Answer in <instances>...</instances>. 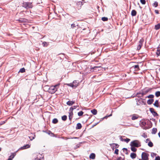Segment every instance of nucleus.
<instances>
[{
  "label": "nucleus",
  "mask_w": 160,
  "mask_h": 160,
  "mask_svg": "<svg viewBox=\"0 0 160 160\" xmlns=\"http://www.w3.org/2000/svg\"><path fill=\"white\" fill-rule=\"evenodd\" d=\"M59 84H57L54 86H51L48 89V92L51 93H54L58 88Z\"/></svg>",
  "instance_id": "obj_1"
},
{
  "label": "nucleus",
  "mask_w": 160,
  "mask_h": 160,
  "mask_svg": "<svg viewBox=\"0 0 160 160\" xmlns=\"http://www.w3.org/2000/svg\"><path fill=\"white\" fill-rule=\"evenodd\" d=\"M130 145L131 146L136 147H138L141 145L140 142L138 140H134L132 142Z\"/></svg>",
  "instance_id": "obj_2"
},
{
  "label": "nucleus",
  "mask_w": 160,
  "mask_h": 160,
  "mask_svg": "<svg viewBox=\"0 0 160 160\" xmlns=\"http://www.w3.org/2000/svg\"><path fill=\"white\" fill-rule=\"evenodd\" d=\"M22 6L26 8H32V3L30 2H24L23 3Z\"/></svg>",
  "instance_id": "obj_3"
},
{
  "label": "nucleus",
  "mask_w": 160,
  "mask_h": 160,
  "mask_svg": "<svg viewBox=\"0 0 160 160\" xmlns=\"http://www.w3.org/2000/svg\"><path fill=\"white\" fill-rule=\"evenodd\" d=\"M78 82L76 81H74L72 83L67 84L68 86L71 87L73 88H76L78 86Z\"/></svg>",
  "instance_id": "obj_4"
},
{
  "label": "nucleus",
  "mask_w": 160,
  "mask_h": 160,
  "mask_svg": "<svg viewBox=\"0 0 160 160\" xmlns=\"http://www.w3.org/2000/svg\"><path fill=\"white\" fill-rule=\"evenodd\" d=\"M149 154L146 152H143L142 154V160H148Z\"/></svg>",
  "instance_id": "obj_5"
},
{
  "label": "nucleus",
  "mask_w": 160,
  "mask_h": 160,
  "mask_svg": "<svg viewBox=\"0 0 160 160\" xmlns=\"http://www.w3.org/2000/svg\"><path fill=\"white\" fill-rule=\"evenodd\" d=\"M136 100L137 105H140L145 104V102L141 98L137 99Z\"/></svg>",
  "instance_id": "obj_6"
},
{
  "label": "nucleus",
  "mask_w": 160,
  "mask_h": 160,
  "mask_svg": "<svg viewBox=\"0 0 160 160\" xmlns=\"http://www.w3.org/2000/svg\"><path fill=\"white\" fill-rule=\"evenodd\" d=\"M73 108H70V112L69 113V118L70 120H71L72 118L73 115L72 112Z\"/></svg>",
  "instance_id": "obj_7"
},
{
  "label": "nucleus",
  "mask_w": 160,
  "mask_h": 160,
  "mask_svg": "<svg viewBox=\"0 0 160 160\" xmlns=\"http://www.w3.org/2000/svg\"><path fill=\"white\" fill-rule=\"evenodd\" d=\"M143 42V40L142 39H141L139 41L138 45L137 47V49L139 50L142 45Z\"/></svg>",
  "instance_id": "obj_8"
},
{
  "label": "nucleus",
  "mask_w": 160,
  "mask_h": 160,
  "mask_svg": "<svg viewBox=\"0 0 160 160\" xmlns=\"http://www.w3.org/2000/svg\"><path fill=\"white\" fill-rule=\"evenodd\" d=\"M43 158V156L42 155L38 153L37 155V157L36 158L35 160H41Z\"/></svg>",
  "instance_id": "obj_9"
},
{
  "label": "nucleus",
  "mask_w": 160,
  "mask_h": 160,
  "mask_svg": "<svg viewBox=\"0 0 160 160\" xmlns=\"http://www.w3.org/2000/svg\"><path fill=\"white\" fill-rule=\"evenodd\" d=\"M30 147V145L26 144L24 146L20 148V149H24L27 148H28Z\"/></svg>",
  "instance_id": "obj_10"
},
{
  "label": "nucleus",
  "mask_w": 160,
  "mask_h": 160,
  "mask_svg": "<svg viewBox=\"0 0 160 160\" xmlns=\"http://www.w3.org/2000/svg\"><path fill=\"white\" fill-rule=\"evenodd\" d=\"M150 111L154 116L158 115V114L154 111V109L153 108H150Z\"/></svg>",
  "instance_id": "obj_11"
},
{
  "label": "nucleus",
  "mask_w": 160,
  "mask_h": 160,
  "mask_svg": "<svg viewBox=\"0 0 160 160\" xmlns=\"http://www.w3.org/2000/svg\"><path fill=\"white\" fill-rule=\"evenodd\" d=\"M132 68L134 69H135L134 70L135 71H137L139 69V66L138 65H135L133 66L132 67Z\"/></svg>",
  "instance_id": "obj_12"
},
{
  "label": "nucleus",
  "mask_w": 160,
  "mask_h": 160,
  "mask_svg": "<svg viewBox=\"0 0 160 160\" xmlns=\"http://www.w3.org/2000/svg\"><path fill=\"white\" fill-rule=\"evenodd\" d=\"M16 155V153H12L11 155L10 156L9 158L8 159L9 160H12V159Z\"/></svg>",
  "instance_id": "obj_13"
},
{
  "label": "nucleus",
  "mask_w": 160,
  "mask_h": 160,
  "mask_svg": "<svg viewBox=\"0 0 160 160\" xmlns=\"http://www.w3.org/2000/svg\"><path fill=\"white\" fill-rule=\"evenodd\" d=\"M75 102L74 101H69L67 102V104L69 106H71Z\"/></svg>",
  "instance_id": "obj_14"
},
{
  "label": "nucleus",
  "mask_w": 160,
  "mask_h": 160,
  "mask_svg": "<svg viewBox=\"0 0 160 160\" xmlns=\"http://www.w3.org/2000/svg\"><path fill=\"white\" fill-rule=\"evenodd\" d=\"M95 158V154L94 153H92L89 156V158L90 159H94Z\"/></svg>",
  "instance_id": "obj_15"
},
{
  "label": "nucleus",
  "mask_w": 160,
  "mask_h": 160,
  "mask_svg": "<svg viewBox=\"0 0 160 160\" xmlns=\"http://www.w3.org/2000/svg\"><path fill=\"white\" fill-rule=\"evenodd\" d=\"M136 154L134 153H131L130 154V157L132 159H134L136 158Z\"/></svg>",
  "instance_id": "obj_16"
},
{
  "label": "nucleus",
  "mask_w": 160,
  "mask_h": 160,
  "mask_svg": "<svg viewBox=\"0 0 160 160\" xmlns=\"http://www.w3.org/2000/svg\"><path fill=\"white\" fill-rule=\"evenodd\" d=\"M154 101V99H150L148 100L147 101V103L149 105L151 104Z\"/></svg>",
  "instance_id": "obj_17"
},
{
  "label": "nucleus",
  "mask_w": 160,
  "mask_h": 160,
  "mask_svg": "<svg viewBox=\"0 0 160 160\" xmlns=\"http://www.w3.org/2000/svg\"><path fill=\"white\" fill-rule=\"evenodd\" d=\"M155 29L156 30H157L160 28V23H159L158 24L156 25L155 26Z\"/></svg>",
  "instance_id": "obj_18"
},
{
  "label": "nucleus",
  "mask_w": 160,
  "mask_h": 160,
  "mask_svg": "<svg viewBox=\"0 0 160 160\" xmlns=\"http://www.w3.org/2000/svg\"><path fill=\"white\" fill-rule=\"evenodd\" d=\"M138 115H133L132 118V120H136L138 118Z\"/></svg>",
  "instance_id": "obj_19"
},
{
  "label": "nucleus",
  "mask_w": 160,
  "mask_h": 160,
  "mask_svg": "<svg viewBox=\"0 0 160 160\" xmlns=\"http://www.w3.org/2000/svg\"><path fill=\"white\" fill-rule=\"evenodd\" d=\"M82 125L80 123H78L77 125V127H76V129H80L82 128Z\"/></svg>",
  "instance_id": "obj_20"
},
{
  "label": "nucleus",
  "mask_w": 160,
  "mask_h": 160,
  "mask_svg": "<svg viewBox=\"0 0 160 160\" xmlns=\"http://www.w3.org/2000/svg\"><path fill=\"white\" fill-rule=\"evenodd\" d=\"M49 45V42H43L42 43V45L43 47H47Z\"/></svg>",
  "instance_id": "obj_21"
},
{
  "label": "nucleus",
  "mask_w": 160,
  "mask_h": 160,
  "mask_svg": "<svg viewBox=\"0 0 160 160\" xmlns=\"http://www.w3.org/2000/svg\"><path fill=\"white\" fill-rule=\"evenodd\" d=\"M154 105L155 106L157 107H159V105H158V100H156L155 101V102H154Z\"/></svg>",
  "instance_id": "obj_22"
},
{
  "label": "nucleus",
  "mask_w": 160,
  "mask_h": 160,
  "mask_svg": "<svg viewBox=\"0 0 160 160\" xmlns=\"http://www.w3.org/2000/svg\"><path fill=\"white\" fill-rule=\"evenodd\" d=\"M137 13L136 11L134 10H133L131 12V15L132 16H135L136 15Z\"/></svg>",
  "instance_id": "obj_23"
},
{
  "label": "nucleus",
  "mask_w": 160,
  "mask_h": 160,
  "mask_svg": "<svg viewBox=\"0 0 160 160\" xmlns=\"http://www.w3.org/2000/svg\"><path fill=\"white\" fill-rule=\"evenodd\" d=\"M91 112L93 114V115H96L97 114V111L95 109H93V110H92L91 111Z\"/></svg>",
  "instance_id": "obj_24"
},
{
  "label": "nucleus",
  "mask_w": 160,
  "mask_h": 160,
  "mask_svg": "<svg viewBox=\"0 0 160 160\" xmlns=\"http://www.w3.org/2000/svg\"><path fill=\"white\" fill-rule=\"evenodd\" d=\"M157 131V129L156 128H154L152 130V133L153 134H155Z\"/></svg>",
  "instance_id": "obj_25"
},
{
  "label": "nucleus",
  "mask_w": 160,
  "mask_h": 160,
  "mask_svg": "<svg viewBox=\"0 0 160 160\" xmlns=\"http://www.w3.org/2000/svg\"><path fill=\"white\" fill-rule=\"evenodd\" d=\"M144 94L143 93H141V92H138L137 93L136 95L138 97L139 96H142L144 95Z\"/></svg>",
  "instance_id": "obj_26"
},
{
  "label": "nucleus",
  "mask_w": 160,
  "mask_h": 160,
  "mask_svg": "<svg viewBox=\"0 0 160 160\" xmlns=\"http://www.w3.org/2000/svg\"><path fill=\"white\" fill-rule=\"evenodd\" d=\"M58 122V120L57 118H54L52 121V122L54 124L57 123Z\"/></svg>",
  "instance_id": "obj_27"
},
{
  "label": "nucleus",
  "mask_w": 160,
  "mask_h": 160,
  "mask_svg": "<svg viewBox=\"0 0 160 160\" xmlns=\"http://www.w3.org/2000/svg\"><path fill=\"white\" fill-rule=\"evenodd\" d=\"M131 150L134 152H136L137 150V149L134 146H131Z\"/></svg>",
  "instance_id": "obj_28"
},
{
  "label": "nucleus",
  "mask_w": 160,
  "mask_h": 160,
  "mask_svg": "<svg viewBox=\"0 0 160 160\" xmlns=\"http://www.w3.org/2000/svg\"><path fill=\"white\" fill-rule=\"evenodd\" d=\"M155 96L157 97L160 96V91H157L155 92Z\"/></svg>",
  "instance_id": "obj_29"
},
{
  "label": "nucleus",
  "mask_w": 160,
  "mask_h": 160,
  "mask_svg": "<svg viewBox=\"0 0 160 160\" xmlns=\"http://www.w3.org/2000/svg\"><path fill=\"white\" fill-rule=\"evenodd\" d=\"M62 120L63 121H65L67 119V117L66 115H64L62 117Z\"/></svg>",
  "instance_id": "obj_30"
},
{
  "label": "nucleus",
  "mask_w": 160,
  "mask_h": 160,
  "mask_svg": "<svg viewBox=\"0 0 160 160\" xmlns=\"http://www.w3.org/2000/svg\"><path fill=\"white\" fill-rule=\"evenodd\" d=\"M148 146H149L150 147H152L153 146V143L151 141H150L148 144Z\"/></svg>",
  "instance_id": "obj_31"
},
{
  "label": "nucleus",
  "mask_w": 160,
  "mask_h": 160,
  "mask_svg": "<svg viewBox=\"0 0 160 160\" xmlns=\"http://www.w3.org/2000/svg\"><path fill=\"white\" fill-rule=\"evenodd\" d=\"M83 113V112L82 111H81L80 112L78 113V115L79 116H81L82 115Z\"/></svg>",
  "instance_id": "obj_32"
},
{
  "label": "nucleus",
  "mask_w": 160,
  "mask_h": 160,
  "mask_svg": "<svg viewBox=\"0 0 160 160\" xmlns=\"http://www.w3.org/2000/svg\"><path fill=\"white\" fill-rule=\"evenodd\" d=\"M102 20L103 21H106L108 20V18H107L103 17L102 18Z\"/></svg>",
  "instance_id": "obj_33"
},
{
  "label": "nucleus",
  "mask_w": 160,
  "mask_h": 160,
  "mask_svg": "<svg viewBox=\"0 0 160 160\" xmlns=\"http://www.w3.org/2000/svg\"><path fill=\"white\" fill-rule=\"evenodd\" d=\"M35 135H34V136H29V138L31 140H32L34 139L35 138Z\"/></svg>",
  "instance_id": "obj_34"
},
{
  "label": "nucleus",
  "mask_w": 160,
  "mask_h": 160,
  "mask_svg": "<svg viewBox=\"0 0 160 160\" xmlns=\"http://www.w3.org/2000/svg\"><path fill=\"white\" fill-rule=\"evenodd\" d=\"M25 72V69L24 68H21L19 72Z\"/></svg>",
  "instance_id": "obj_35"
},
{
  "label": "nucleus",
  "mask_w": 160,
  "mask_h": 160,
  "mask_svg": "<svg viewBox=\"0 0 160 160\" xmlns=\"http://www.w3.org/2000/svg\"><path fill=\"white\" fill-rule=\"evenodd\" d=\"M157 154L155 153L152 152L151 153V156L152 157L154 158L155 156H156Z\"/></svg>",
  "instance_id": "obj_36"
},
{
  "label": "nucleus",
  "mask_w": 160,
  "mask_h": 160,
  "mask_svg": "<svg viewBox=\"0 0 160 160\" xmlns=\"http://www.w3.org/2000/svg\"><path fill=\"white\" fill-rule=\"evenodd\" d=\"M153 6L155 7H157L158 6V3L157 2H155L153 3Z\"/></svg>",
  "instance_id": "obj_37"
},
{
  "label": "nucleus",
  "mask_w": 160,
  "mask_h": 160,
  "mask_svg": "<svg viewBox=\"0 0 160 160\" xmlns=\"http://www.w3.org/2000/svg\"><path fill=\"white\" fill-rule=\"evenodd\" d=\"M130 140V139L127 138L126 139H124V141L127 142V143Z\"/></svg>",
  "instance_id": "obj_38"
},
{
  "label": "nucleus",
  "mask_w": 160,
  "mask_h": 160,
  "mask_svg": "<svg viewBox=\"0 0 160 160\" xmlns=\"http://www.w3.org/2000/svg\"><path fill=\"white\" fill-rule=\"evenodd\" d=\"M140 2L142 4H145L146 3V1L145 0H140Z\"/></svg>",
  "instance_id": "obj_39"
},
{
  "label": "nucleus",
  "mask_w": 160,
  "mask_h": 160,
  "mask_svg": "<svg viewBox=\"0 0 160 160\" xmlns=\"http://www.w3.org/2000/svg\"><path fill=\"white\" fill-rule=\"evenodd\" d=\"M154 96L153 95L151 94L148 96V98H153Z\"/></svg>",
  "instance_id": "obj_40"
},
{
  "label": "nucleus",
  "mask_w": 160,
  "mask_h": 160,
  "mask_svg": "<svg viewBox=\"0 0 160 160\" xmlns=\"http://www.w3.org/2000/svg\"><path fill=\"white\" fill-rule=\"evenodd\" d=\"M76 27V26L74 23H73L71 25V27L72 28H74Z\"/></svg>",
  "instance_id": "obj_41"
},
{
  "label": "nucleus",
  "mask_w": 160,
  "mask_h": 160,
  "mask_svg": "<svg viewBox=\"0 0 160 160\" xmlns=\"http://www.w3.org/2000/svg\"><path fill=\"white\" fill-rule=\"evenodd\" d=\"M118 149H116L115 150V151H114L115 153L117 154H118Z\"/></svg>",
  "instance_id": "obj_42"
},
{
  "label": "nucleus",
  "mask_w": 160,
  "mask_h": 160,
  "mask_svg": "<svg viewBox=\"0 0 160 160\" xmlns=\"http://www.w3.org/2000/svg\"><path fill=\"white\" fill-rule=\"evenodd\" d=\"M155 160H160V157L159 156L156 157Z\"/></svg>",
  "instance_id": "obj_43"
},
{
  "label": "nucleus",
  "mask_w": 160,
  "mask_h": 160,
  "mask_svg": "<svg viewBox=\"0 0 160 160\" xmlns=\"http://www.w3.org/2000/svg\"><path fill=\"white\" fill-rule=\"evenodd\" d=\"M6 122L5 121H2L0 122V125H2L4 124Z\"/></svg>",
  "instance_id": "obj_44"
},
{
  "label": "nucleus",
  "mask_w": 160,
  "mask_h": 160,
  "mask_svg": "<svg viewBox=\"0 0 160 160\" xmlns=\"http://www.w3.org/2000/svg\"><path fill=\"white\" fill-rule=\"evenodd\" d=\"M112 144H114V145H115V148H117L118 147V144H115V143H112V144H110V145L111 146V145Z\"/></svg>",
  "instance_id": "obj_45"
},
{
  "label": "nucleus",
  "mask_w": 160,
  "mask_h": 160,
  "mask_svg": "<svg viewBox=\"0 0 160 160\" xmlns=\"http://www.w3.org/2000/svg\"><path fill=\"white\" fill-rule=\"evenodd\" d=\"M142 124L143 126H145L146 124V123L145 122H142Z\"/></svg>",
  "instance_id": "obj_46"
},
{
  "label": "nucleus",
  "mask_w": 160,
  "mask_h": 160,
  "mask_svg": "<svg viewBox=\"0 0 160 160\" xmlns=\"http://www.w3.org/2000/svg\"><path fill=\"white\" fill-rule=\"evenodd\" d=\"M117 160H123V159L122 158L120 157L118 158Z\"/></svg>",
  "instance_id": "obj_47"
},
{
  "label": "nucleus",
  "mask_w": 160,
  "mask_h": 160,
  "mask_svg": "<svg viewBox=\"0 0 160 160\" xmlns=\"http://www.w3.org/2000/svg\"><path fill=\"white\" fill-rule=\"evenodd\" d=\"M142 136L144 137L145 138H146L147 137V136L145 135V133H144L143 135H142Z\"/></svg>",
  "instance_id": "obj_48"
},
{
  "label": "nucleus",
  "mask_w": 160,
  "mask_h": 160,
  "mask_svg": "<svg viewBox=\"0 0 160 160\" xmlns=\"http://www.w3.org/2000/svg\"><path fill=\"white\" fill-rule=\"evenodd\" d=\"M108 116H105L104 117L102 118V120H103V119H107V118L108 117Z\"/></svg>",
  "instance_id": "obj_49"
},
{
  "label": "nucleus",
  "mask_w": 160,
  "mask_h": 160,
  "mask_svg": "<svg viewBox=\"0 0 160 160\" xmlns=\"http://www.w3.org/2000/svg\"><path fill=\"white\" fill-rule=\"evenodd\" d=\"M77 106H74L73 107H71V108H73V109H76L77 108Z\"/></svg>",
  "instance_id": "obj_50"
},
{
  "label": "nucleus",
  "mask_w": 160,
  "mask_h": 160,
  "mask_svg": "<svg viewBox=\"0 0 160 160\" xmlns=\"http://www.w3.org/2000/svg\"><path fill=\"white\" fill-rule=\"evenodd\" d=\"M156 54H157V55L158 56H159V55L160 54V52H156Z\"/></svg>",
  "instance_id": "obj_51"
},
{
  "label": "nucleus",
  "mask_w": 160,
  "mask_h": 160,
  "mask_svg": "<svg viewBox=\"0 0 160 160\" xmlns=\"http://www.w3.org/2000/svg\"><path fill=\"white\" fill-rule=\"evenodd\" d=\"M120 139L121 141H124V139H123L121 137L120 138Z\"/></svg>",
  "instance_id": "obj_52"
},
{
  "label": "nucleus",
  "mask_w": 160,
  "mask_h": 160,
  "mask_svg": "<svg viewBox=\"0 0 160 160\" xmlns=\"http://www.w3.org/2000/svg\"><path fill=\"white\" fill-rule=\"evenodd\" d=\"M155 12L156 13H157V14L158 13V10H155Z\"/></svg>",
  "instance_id": "obj_53"
},
{
  "label": "nucleus",
  "mask_w": 160,
  "mask_h": 160,
  "mask_svg": "<svg viewBox=\"0 0 160 160\" xmlns=\"http://www.w3.org/2000/svg\"><path fill=\"white\" fill-rule=\"evenodd\" d=\"M99 68V67H94L93 69H96V68Z\"/></svg>",
  "instance_id": "obj_54"
},
{
  "label": "nucleus",
  "mask_w": 160,
  "mask_h": 160,
  "mask_svg": "<svg viewBox=\"0 0 160 160\" xmlns=\"http://www.w3.org/2000/svg\"><path fill=\"white\" fill-rule=\"evenodd\" d=\"M19 21L20 22H23L24 21H23L22 20V19H21L19 20Z\"/></svg>",
  "instance_id": "obj_55"
},
{
  "label": "nucleus",
  "mask_w": 160,
  "mask_h": 160,
  "mask_svg": "<svg viewBox=\"0 0 160 160\" xmlns=\"http://www.w3.org/2000/svg\"><path fill=\"white\" fill-rule=\"evenodd\" d=\"M72 138V139H73V138L76 139V138H77V137H73V138Z\"/></svg>",
  "instance_id": "obj_56"
},
{
  "label": "nucleus",
  "mask_w": 160,
  "mask_h": 160,
  "mask_svg": "<svg viewBox=\"0 0 160 160\" xmlns=\"http://www.w3.org/2000/svg\"><path fill=\"white\" fill-rule=\"evenodd\" d=\"M158 135L159 136V137L160 138V131L158 133Z\"/></svg>",
  "instance_id": "obj_57"
},
{
  "label": "nucleus",
  "mask_w": 160,
  "mask_h": 160,
  "mask_svg": "<svg viewBox=\"0 0 160 160\" xmlns=\"http://www.w3.org/2000/svg\"><path fill=\"white\" fill-rule=\"evenodd\" d=\"M160 52V49H158L157 50V52Z\"/></svg>",
  "instance_id": "obj_58"
},
{
  "label": "nucleus",
  "mask_w": 160,
  "mask_h": 160,
  "mask_svg": "<svg viewBox=\"0 0 160 160\" xmlns=\"http://www.w3.org/2000/svg\"><path fill=\"white\" fill-rule=\"evenodd\" d=\"M149 141V139H147L146 140V142H147V141Z\"/></svg>",
  "instance_id": "obj_59"
},
{
  "label": "nucleus",
  "mask_w": 160,
  "mask_h": 160,
  "mask_svg": "<svg viewBox=\"0 0 160 160\" xmlns=\"http://www.w3.org/2000/svg\"><path fill=\"white\" fill-rule=\"evenodd\" d=\"M98 123H99V122H97V123H96L95 125H94L93 126H95L97 124H98Z\"/></svg>",
  "instance_id": "obj_60"
},
{
  "label": "nucleus",
  "mask_w": 160,
  "mask_h": 160,
  "mask_svg": "<svg viewBox=\"0 0 160 160\" xmlns=\"http://www.w3.org/2000/svg\"><path fill=\"white\" fill-rule=\"evenodd\" d=\"M112 115V114H110L109 116H108V117H110V116H111Z\"/></svg>",
  "instance_id": "obj_61"
},
{
  "label": "nucleus",
  "mask_w": 160,
  "mask_h": 160,
  "mask_svg": "<svg viewBox=\"0 0 160 160\" xmlns=\"http://www.w3.org/2000/svg\"><path fill=\"white\" fill-rule=\"evenodd\" d=\"M123 149H125L126 150H127V149L126 148H124Z\"/></svg>",
  "instance_id": "obj_62"
},
{
  "label": "nucleus",
  "mask_w": 160,
  "mask_h": 160,
  "mask_svg": "<svg viewBox=\"0 0 160 160\" xmlns=\"http://www.w3.org/2000/svg\"><path fill=\"white\" fill-rule=\"evenodd\" d=\"M139 160H142V159H139Z\"/></svg>",
  "instance_id": "obj_63"
},
{
  "label": "nucleus",
  "mask_w": 160,
  "mask_h": 160,
  "mask_svg": "<svg viewBox=\"0 0 160 160\" xmlns=\"http://www.w3.org/2000/svg\"><path fill=\"white\" fill-rule=\"evenodd\" d=\"M159 122H160V120H159Z\"/></svg>",
  "instance_id": "obj_64"
}]
</instances>
